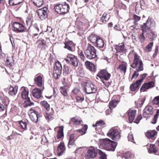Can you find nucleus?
<instances>
[{"mask_svg": "<svg viewBox=\"0 0 159 159\" xmlns=\"http://www.w3.org/2000/svg\"><path fill=\"white\" fill-rule=\"evenodd\" d=\"M100 146L101 147L108 151H114L117 143L111 141L108 139H102L100 140Z\"/></svg>", "mask_w": 159, "mask_h": 159, "instance_id": "obj_1", "label": "nucleus"}, {"mask_svg": "<svg viewBox=\"0 0 159 159\" xmlns=\"http://www.w3.org/2000/svg\"><path fill=\"white\" fill-rule=\"evenodd\" d=\"M133 69H136L137 71H141L143 70V64L139 56L135 53L134 56V61L131 65Z\"/></svg>", "mask_w": 159, "mask_h": 159, "instance_id": "obj_2", "label": "nucleus"}, {"mask_svg": "<svg viewBox=\"0 0 159 159\" xmlns=\"http://www.w3.org/2000/svg\"><path fill=\"white\" fill-rule=\"evenodd\" d=\"M70 7L68 4L65 2L62 4H58L54 7V9L56 12L61 14L67 13L68 12Z\"/></svg>", "mask_w": 159, "mask_h": 159, "instance_id": "obj_3", "label": "nucleus"}, {"mask_svg": "<svg viewBox=\"0 0 159 159\" xmlns=\"http://www.w3.org/2000/svg\"><path fill=\"white\" fill-rule=\"evenodd\" d=\"M84 54L86 57L90 59L95 58L97 56L96 50L94 47L89 44H88Z\"/></svg>", "mask_w": 159, "mask_h": 159, "instance_id": "obj_4", "label": "nucleus"}, {"mask_svg": "<svg viewBox=\"0 0 159 159\" xmlns=\"http://www.w3.org/2000/svg\"><path fill=\"white\" fill-rule=\"evenodd\" d=\"M62 69L61 65L58 61L55 63L53 70V77L55 79H57L60 76Z\"/></svg>", "mask_w": 159, "mask_h": 159, "instance_id": "obj_5", "label": "nucleus"}, {"mask_svg": "<svg viewBox=\"0 0 159 159\" xmlns=\"http://www.w3.org/2000/svg\"><path fill=\"white\" fill-rule=\"evenodd\" d=\"M107 135L115 141L118 140L120 137V132L114 128H111L109 130Z\"/></svg>", "mask_w": 159, "mask_h": 159, "instance_id": "obj_6", "label": "nucleus"}, {"mask_svg": "<svg viewBox=\"0 0 159 159\" xmlns=\"http://www.w3.org/2000/svg\"><path fill=\"white\" fill-rule=\"evenodd\" d=\"M84 90L86 93L88 94L95 93L96 91V86L89 81L86 83L84 88Z\"/></svg>", "mask_w": 159, "mask_h": 159, "instance_id": "obj_7", "label": "nucleus"}, {"mask_svg": "<svg viewBox=\"0 0 159 159\" xmlns=\"http://www.w3.org/2000/svg\"><path fill=\"white\" fill-rule=\"evenodd\" d=\"M98 149L94 147H90L86 153L85 158L86 159L94 158L96 157Z\"/></svg>", "mask_w": 159, "mask_h": 159, "instance_id": "obj_8", "label": "nucleus"}, {"mask_svg": "<svg viewBox=\"0 0 159 159\" xmlns=\"http://www.w3.org/2000/svg\"><path fill=\"white\" fill-rule=\"evenodd\" d=\"M65 60L66 62L70 63L75 66H78L77 57L74 55L68 54Z\"/></svg>", "mask_w": 159, "mask_h": 159, "instance_id": "obj_9", "label": "nucleus"}, {"mask_svg": "<svg viewBox=\"0 0 159 159\" xmlns=\"http://www.w3.org/2000/svg\"><path fill=\"white\" fill-rule=\"evenodd\" d=\"M13 30L17 33L24 32L26 30L24 26L19 22H14L13 24Z\"/></svg>", "mask_w": 159, "mask_h": 159, "instance_id": "obj_10", "label": "nucleus"}, {"mask_svg": "<svg viewBox=\"0 0 159 159\" xmlns=\"http://www.w3.org/2000/svg\"><path fill=\"white\" fill-rule=\"evenodd\" d=\"M111 75L105 69L102 70L97 75V76L100 79H103L106 80H108Z\"/></svg>", "mask_w": 159, "mask_h": 159, "instance_id": "obj_11", "label": "nucleus"}, {"mask_svg": "<svg viewBox=\"0 0 159 159\" xmlns=\"http://www.w3.org/2000/svg\"><path fill=\"white\" fill-rule=\"evenodd\" d=\"M47 8L44 7L37 11V12L41 20H44L47 17Z\"/></svg>", "mask_w": 159, "mask_h": 159, "instance_id": "obj_12", "label": "nucleus"}, {"mask_svg": "<svg viewBox=\"0 0 159 159\" xmlns=\"http://www.w3.org/2000/svg\"><path fill=\"white\" fill-rule=\"evenodd\" d=\"M151 24V18H148L146 23H144L142 26V31L143 32L147 33L149 30H151L150 27Z\"/></svg>", "mask_w": 159, "mask_h": 159, "instance_id": "obj_13", "label": "nucleus"}, {"mask_svg": "<svg viewBox=\"0 0 159 159\" xmlns=\"http://www.w3.org/2000/svg\"><path fill=\"white\" fill-rule=\"evenodd\" d=\"M136 110L132 109H129L128 111V120L129 123H132L134 120L136 116Z\"/></svg>", "mask_w": 159, "mask_h": 159, "instance_id": "obj_14", "label": "nucleus"}, {"mask_svg": "<svg viewBox=\"0 0 159 159\" xmlns=\"http://www.w3.org/2000/svg\"><path fill=\"white\" fill-rule=\"evenodd\" d=\"M152 107L150 106H147L143 110V115L145 117H148L150 115H152L153 111Z\"/></svg>", "mask_w": 159, "mask_h": 159, "instance_id": "obj_15", "label": "nucleus"}, {"mask_svg": "<svg viewBox=\"0 0 159 159\" xmlns=\"http://www.w3.org/2000/svg\"><path fill=\"white\" fill-rule=\"evenodd\" d=\"M154 83L152 81L143 84L140 89L141 92H144L146 90L148 89L154 87Z\"/></svg>", "mask_w": 159, "mask_h": 159, "instance_id": "obj_16", "label": "nucleus"}, {"mask_svg": "<svg viewBox=\"0 0 159 159\" xmlns=\"http://www.w3.org/2000/svg\"><path fill=\"white\" fill-rule=\"evenodd\" d=\"M44 89V87H43V89L41 90V89L35 88L32 90V94L33 96L35 98L39 99V98L42 96V91Z\"/></svg>", "mask_w": 159, "mask_h": 159, "instance_id": "obj_17", "label": "nucleus"}, {"mask_svg": "<svg viewBox=\"0 0 159 159\" xmlns=\"http://www.w3.org/2000/svg\"><path fill=\"white\" fill-rule=\"evenodd\" d=\"M34 80L35 84L38 87H41L42 86L43 84L42 75H36L35 77Z\"/></svg>", "mask_w": 159, "mask_h": 159, "instance_id": "obj_18", "label": "nucleus"}, {"mask_svg": "<svg viewBox=\"0 0 159 159\" xmlns=\"http://www.w3.org/2000/svg\"><path fill=\"white\" fill-rule=\"evenodd\" d=\"M146 37L149 39L150 41H152L157 36V34L152 30H149L146 33Z\"/></svg>", "mask_w": 159, "mask_h": 159, "instance_id": "obj_19", "label": "nucleus"}, {"mask_svg": "<svg viewBox=\"0 0 159 159\" xmlns=\"http://www.w3.org/2000/svg\"><path fill=\"white\" fill-rule=\"evenodd\" d=\"M39 116V114L35 111H33L30 115V117L31 120L32 121L35 123H37L38 121Z\"/></svg>", "mask_w": 159, "mask_h": 159, "instance_id": "obj_20", "label": "nucleus"}, {"mask_svg": "<svg viewBox=\"0 0 159 159\" xmlns=\"http://www.w3.org/2000/svg\"><path fill=\"white\" fill-rule=\"evenodd\" d=\"M86 68L90 71L95 72L96 71V68L94 64L89 62L86 61L85 63Z\"/></svg>", "mask_w": 159, "mask_h": 159, "instance_id": "obj_21", "label": "nucleus"}, {"mask_svg": "<svg viewBox=\"0 0 159 159\" xmlns=\"http://www.w3.org/2000/svg\"><path fill=\"white\" fill-rule=\"evenodd\" d=\"M125 45L123 43L119 44V45L116 46L115 47V49L116 51L117 52H119L122 54L125 51Z\"/></svg>", "mask_w": 159, "mask_h": 159, "instance_id": "obj_22", "label": "nucleus"}, {"mask_svg": "<svg viewBox=\"0 0 159 159\" xmlns=\"http://www.w3.org/2000/svg\"><path fill=\"white\" fill-rule=\"evenodd\" d=\"M157 132L155 130L148 131L146 133V136L148 138H151L153 140L156 138Z\"/></svg>", "mask_w": 159, "mask_h": 159, "instance_id": "obj_23", "label": "nucleus"}, {"mask_svg": "<svg viewBox=\"0 0 159 159\" xmlns=\"http://www.w3.org/2000/svg\"><path fill=\"white\" fill-rule=\"evenodd\" d=\"M65 150L64 144L63 143H61L58 145L57 148V154L59 156H61Z\"/></svg>", "mask_w": 159, "mask_h": 159, "instance_id": "obj_24", "label": "nucleus"}, {"mask_svg": "<svg viewBox=\"0 0 159 159\" xmlns=\"http://www.w3.org/2000/svg\"><path fill=\"white\" fill-rule=\"evenodd\" d=\"M127 66V63L125 62H123L122 64L119 66L118 69L125 74L126 72Z\"/></svg>", "mask_w": 159, "mask_h": 159, "instance_id": "obj_25", "label": "nucleus"}, {"mask_svg": "<svg viewBox=\"0 0 159 159\" xmlns=\"http://www.w3.org/2000/svg\"><path fill=\"white\" fill-rule=\"evenodd\" d=\"M107 16V13L105 12L103 14L99 20V22L101 24L106 23L108 20L109 17H108Z\"/></svg>", "mask_w": 159, "mask_h": 159, "instance_id": "obj_26", "label": "nucleus"}, {"mask_svg": "<svg viewBox=\"0 0 159 159\" xmlns=\"http://www.w3.org/2000/svg\"><path fill=\"white\" fill-rule=\"evenodd\" d=\"M18 87L17 86L14 87L11 86L9 89V94L11 95H14L17 93L18 91Z\"/></svg>", "mask_w": 159, "mask_h": 159, "instance_id": "obj_27", "label": "nucleus"}, {"mask_svg": "<svg viewBox=\"0 0 159 159\" xmlns=\"http://www.w3.org/2000/svg\"><path fill=\"white\" fill-rule=\"evenodd\" d=\"M141 84L138 81H137L135 83L130 85V90L132 91H135L136 90L138 89Z\"/></svg>", "mask_w": 159, "mask_h": 159, "instance_id": "obj_28", "label": "nucleus"}, {"mask_svg": "<svg viewBox=\"0 0 159 159\" xmlns=\"http://www.w3.org/2000/svg\"><path fill=\"white\" fill-rule=\"evenodd\" d=\"M96 45L100 48H102L104 47V43L103 40L100 37H98V39L96 41L95 43Z\"/></svg>", "mask_w": 159, "mask_h": 159, "instance_id": "obj_29", "label": "nucleus"}, {"mask_svg": "<svg viewBox=\"0 0 159 159\" xmlns=\"http://www.w3.org/2000/svg\"><path fill=\"white\" fill-rule=\"evenodd\" d=\"M83 126V128L82 129H78L77 131L81 135H82L86 133V131L88 129V126L86 125H82Z\"/></svg>", "mask_w": 159, "mask_h": 159, "instance_id": "obj_30", "label": "nucleus"}, {"mask_svg": "<svg viewBox=\"0 0 159 159\" xmlns=\"http://www.w3.org/2000/svg\"><path fill=\"white\" fill-rule=\"evenodd\" d=\"M28 89L25 88H24V90L22 93V98L23 99H27L28 97Z\"/></svg>", "mask_w": 159, "mask_h": 159, "instance_id": "obj_31", "label": "nucleus"}, {"mask_svg": "<svg viewBox=\"0 0 159 159\" xmlns=\"http://www.w3.org/2000/svg\"><path fill=\"white\" fill-rule=\"evenodd\" d=\"M134 154L131 152H125L123 155V157L126 159H129V158H133L134 157Z\"/></svg>", "mask_w": 159, "mask_h": 159, "instance_id": "obj_32", "label": "nucleus"}, {"mask_svg": "<svg viewBox=\"0 0 159 159\" xmlns=\"http://www.w3.org/2000/svg\"><path fill=\"white\" fill-rule=\"evenodd\" d=\"M98 37L97 35L94 34H92L89 36V39L91 43H95L98 39Z\"/></svg>", "mask_w": 159, "mask_h": 159, "instance_id": "obj_33", "label": "nucleus"}, {"mask_svg": "<svg viewBox=\"0 0 159 159\" xmlns=\"http://www.w3.org/2000/svg\"><path fill=\"white\" fill-rule=\"evenodd\" d=\"M24 0H9V3L10 5L13 6L22 3Z\"/></svg>", "mask_w": 159, "mask_h": 159, "instance_id": "obj_34", "label": "nucleus"}, {"mask_svg": "<svg viewBox=\"0 0 159 159\" xmlns=\"http://www.w3.org/2000/svg\"><path fill=\"white\" fill-rule=\"evenodd\" d=\"M97 153L99 155V158L101 159H107V155L105 153L100 149H98Z\"/></svg>", "mask_w": 159, "mask_h": 159, "instance_id": "obj_35", "label": "nucleus"}, {"mask_svg": "<svg viewBox=\"0 0 159 159\" xmlns=\"http://www.w3.org/2000/svg\"><path fill=\"white\" fill-rule=\"evenodd\" d=\"M149 153H155L157 152V149L156 148L155 145L150 144V148L148 150Z\"/></svg>", "mask_w": 159, "mask_h": 159, "instance_id": "obj_36", "label": "nucleus"}, {"mask_svg": "<svg viewBox=\"0 0 159 159\" xmlns=\"http://www.w3.org/2000/svg\"><path fill=\"white\" fill-rule=\"evenodd\" d=\"M118 103V102L116 100H112L111 101L109 104V107L111 109L115 107Z\"/></svg>", "mask_w": 159, "mask_h": 159, "instance_id": "obj_37", "label": "nucleus"}, {"mask_svg": "<svg viewBox=\"0 0 159 159\" xmlns=\"http://www.w3.org/2000/svg\"><path fill=\"white\" fill-rule=\"evenodd\" d=\"M19 124L22 129L25 130L27 129V123L25 122L22 120L20 121L19 122Z\"/></svg>", "mask_w": 159, "mask_h": 159, "instance_id": "obj_38", "label": "nucleus"}, {"mask_svg": "<svg viewBox=\"0 0 159 159\" xmlns=\"http://www.w3.org/2000/svg\"><path fill=\"white\" fill-rule=\"evenodd\" d=\"M71 120L74 123V124L76 125H79L82 121L81 120L75 117H73L71 118Z\"/></svg>", "mask_w": 159, "mask_h": 159, "instance_id": "obj_39", "label": "nucleus"}, {"mask_svg": "<svg viewBox=\"0 0 159 159\" xmlns=\"http://www.w3.org/2000/svg\"><path fill=\"white\" fill-rule=\"evenodd\" d=\"M34 3L38 7L41 6L43 3V0H33Z\"/></svg>", "mask_w": 159, "mask_h": 159, "instance_id": "obj_40", "label": "nucleus"}, {"mask_svg": "<svg viewBox=\"0 0 159 159\" xmlns=\"http://www.w3.org/2000/svg\"><path fill=\"white\" fill-rule=\"evenodd\" d=\"M69 73V68L68 66L66 65L64 66L63 74L64 75H67Z\"/></svg>", "mask_w": 159, "mask_h": 159, "instance_id": "obj_41", "label": "nucleus"}, {"mask_svg": "<svg viewBox=\"0 0 159 159\" xmlns=\"http://www.w3.org/2000/svg\"><path fill=\"white\" fill-rule=\"evenodd\" d=\"M153 45V42H150L145 48L146 52H149L151 51V48Z\"/></svg>", "mask_w": 159, "mask_h": 159, "instance_id": "obj_42", "label": "nucleus"}, {"mask_svg": "<svg viewBox=\"0 0 159 159\" xmlns=\"http://www.w3.org/2000/svg\"><path fill=\"white\" fill-rule=\"evenodd\" d=\"M71 41L65 43V46L64 48L67 49L69 51H72V48L70 46V44L71 43Z\"/></svg>", "mask_w": 159, "mask_h": 159, "instance_id": "obj_43", "label": "nucleus"}, {"mask_svg": "<svg viewBox=\"0 0 159 159\" xmlns=\"http://www.w3.org/2000/svg\"><path fill=\"white\" fill-rule=\"evenodd\" d=\"M134 24L129 27V29L131 30H134L139 29V27L138 23H134Z\"/></svg>", "mask_w": 159, "mask_h": 159, "instance_id": "obj_44", "label": "nucleus"}, {"mask_svg": "<svg viewBox=\"0 0 159 159\" xmlns=\"http://www.w3.org/2000/svg\"><path fill=\"white\" fill-rule=\"evenodd\" d=\"M145 33H146L142 32L141 34L140 35L139 37V39L142 43L143 42L145 39V37L144 36V34Z\"/></svg>", "mask_w": 159, "mask_h": 159, "instance_id": "obj_45", "label": "nucleus"}, {"mask_svg": "<svg viewBox=\"0 0 159 159\" xmlns=\"http://www.w3.org/2000/svg\"><path fill=\"white\" fill-rule=\"evenodd\" d=\"M152 102L153 104L159 106V95L155 97Z\"/></svg>", "mask_w": 159, "mask_h": 159, "instance_id": "obj_46", "label": "nucleus"}, {"mask_svg": "<svg viewBox=\"0 0 159 159\" xmlns=\"http://www.w3.org/2000/svg\"><path fill=\"white\" fill-rule=\"evenodd\" d=\"M41 104L43 105L46 109L47 110H48L50 109L49 105L45 101H44L41 102Z\"/></svg>", "mask_w": 159, "mask_h": 159, "instance_id": "obj_47", "label": "nucleus"}, {"mask_svg": "<svg viewBox=\"0 0 159 159\" xmlns=\"http://www.w3.org/2000/svg\"><path fill=\"white\" fill-rule=\"evenodd\" d=\"M63 129L59 130L57 133V137L58 139L61 138L63 136Z\"/></svg>", "mask_w": 159, "mask_h": 159, "instance_id": "obj_48", "label": "nucleus"}, {"mask_svg": "<svg viewBox=\"0 0 159 159\" xmlns=\"http://www.w3.org/2000/svg\"><path fill=\"white\" fill-rule=\"evenodd\" d=\"M61 94L65 96H68V94L66 90L63 87H61Z\"/></svg>", "mask_w": 159, "mask_h": 159, "instance_id": "obj_49", "label": "nucleus"}, {"mask_svg": "<svg viewBox=\"0 0 159 159\" xmlns=\"http://www.w3.org/2000/svg\"><path fill=\"white\" fill-rule=\"evenodd\" d=\"M38 44V46L39 48H41L42 45H44L46 43L45 41L44 40H39L37 42Z\"/></svg>", "mask_w": 159, "mask_h": 159, "instance_id": "obj_50", "label": "nucleus"}, {"mask_svg": "<svg viewBox=\"0 0 159 159\" xmlns=\"http://www.w3.org/2000/svg\"><path fill=\"white\" fill-rule=\"evenodd\" d=\"M76 101L78 102H81L84 100V98L83 97L77 96L75 97Z\"/></svg>", "mask_w": 159, "mask_h": 159, "instance_id": "obj_51", "label": "nucleus"}, {"mask_svg": "<svg viewBox=\"0 0 159 159\" xmlns=\"http://www.w3.org/2000/svg\"><path fill=\"white\" fill-rule=\"evenodd\" d=\"M133 17L134 20L133 23H137V22L139 21L141 18L140 16H138L136 15H134Z\"/></svg>", "mask_w": 159, "mask_h": 159, "instance_id": "obj_52", "label": "nucleus"}, {"mask_svg": "<svg viewBox=\"0 0 159 159\" xmlns=\"http://www.w3.org/2000/svg\"><path fill=\"white\" fill-rule=\"evenodd\" d=\"M148 75L147 74L145 73L141 75H140V79L138 80V81L139 83L141 84L143 80L145 78V77Z\"/></svg>", "mask_w": 159, "mask_h": 159, "instance_id": "obj_53", "label": "nucleus"}, {"mask_svg": "<svg viewBox=\"0 0 159 159\" xmlns=\"http://www.w3.org/2000/svg\"><path fill=\"white\" fill-rule=\"evenodd\" d=\"M139 71H137L136 70L135 71L132 75L131 80L133 79H136L137 78L139 75L138 72Z\"/></svg>", "mask_w": 159, "mask_h": 159, "instance_id": "obj_54", "label": "nucleus"}, {"mask_svg": "<svg viewBox=\"0 0 159 159\" xmlns=\"http://www.w3.org/2000/svg\"><path fill=\"white\" fill-rule=\"evenodd\" d=\"M26 100L24 102V107H27L28 106H29V104H30V98H28L27 99H26Z\"/></svg>", "mask_w": 159, "mask_h": 159, "instance_id": "obj_55", "label": "nucleus"}, {"mask_svg": "<svg viewBox=\"0 0 159 159\" xmlns=\"http://www.w3.org/2000/svg\"><path fill=\"white\" fill-rule=\"evenodd\" d=\"M128 138L129 141L133 142L134 141V139L132 134H129L128 135Z\"/></svg>", "mask_w": 159, "mask_h": 159, "instance_id": "obj_56", "label": "nucleus"}, {"mask_svg": "<svg viewBox=\"0 0 159 159\" xmlns=\"http://www.w3.org/2000/svg\"><path fill=\"white\" fill-rule=\"evenodd\" d=\"M72 92L74 94L77 95L80 93V90L78 88H75L72 90Z\"/></svg>", "mask_w": 159, "mask_h": 159, "instance_id": "obj_57", "label": "nucleus"}, {"mask_svg": "<svg viewBox=\"0 0 159 159\" xmlns=\"http://www.w3.org/2000/svg\"><path fill=\"white\" fill-rule=\"evenodd\" d=\"M104 121L102 120H101L99 121H97L96 123V125H104Z\"/></svg>", "mask_w": 159, "mask_h": 159, "instance_id": "obj_58", "label": "nucleus"}, {"mask_svg": "<svg viewBox=\"0 0 159 159\" xmlns=\"http://www.w3.org/2000/svg\"><path fill=\"white\" fill-rule=\"evenodd\" d=\"M75 141H70L69 140L68 143V146L69 148H70L71 146L74 144Z\"/></svg>", "mask_w": 159, "mask_h": 159, "instance_id": "obj_59", "label": "nucleus"}, {"mask_svg": "<svg viewBox=\"0 0 159 159\" xmlns=\"http://www.w3.org/2000/svg\"><path fill=\"white\" fill-rule=\"evenodd\" d=\"M158 47L157 46L156 47L155 50V52H154L153 54V57H155L157 55V52H158Z\"/></svg>", "mask_w": 159, "mask_h": 159, "instance_id": "obj_60", "label": "nucleus"}, {"mask_svg": "<svg viewBox=\"0 0 159 159\" xmlns=\"http://www.w3.org/2000/svg\"><path fill=\"white\" fill-rule=\"evenodd\" d=\"M141 117L140 116H138L137 118H136L135 120L134 121V122L137 124L139 123L141 119Z\"/></svg>", "mask_w": 159, "mask_h": 159, "instance_id": "obj_61", "label": "nucleus"}, {"mask_svg": "<svg viewBox=\"0 0 159 159\" xmlns=\"http://www.w3.org/2000/svg\"><path fill=\"white\" fill-rule=\"evenodd\" d=\"M144 100H142L141 99H139L137 102L136 103L137 104H139V105H140L141 106H142L143 105V103H144Z\"/></svg>", "mask_w": 159, "mask_h": 159, "instance_id": "obj_62", "label": "nucleus"}, {"mask_svg": "<svg viewBox=\"0 0 159 159\" xmlns=\"http://www.w3.org/2000/svg\"><path fill=\"white\" fill-rule=\"evenodd\" d=\"M47 142V140L45 136H43L42 137L41 143L43 144Z\"/></svg>", "mask_w": 159, "mask_h": 159, "instance_id": "obj_63", "label": "nucleus"}, {"mask_svg": "<svg viewBox=\"0 0 159 159\" xmlns=\"http://www.w3.org/2000/svg\"><path fill=\"white\" fill-rule=\"evenodd\" d=\"M79 56L81 58V59L82 60H83L84 61V60L85 57L84 55V54H83V53L82 52H81L80 54H79Z\"/></svg>", "mask_w": 159, "mask_h": 159, "instance_id": "obj_64", "label": "nucleus"}]
</instances>
